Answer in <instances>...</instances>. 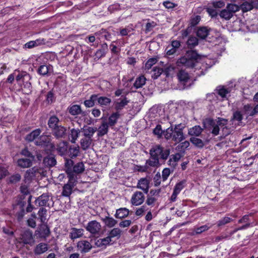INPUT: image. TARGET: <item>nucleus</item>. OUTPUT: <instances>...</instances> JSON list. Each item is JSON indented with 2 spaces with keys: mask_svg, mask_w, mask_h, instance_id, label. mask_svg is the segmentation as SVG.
<instances>
[{
  "mask_svg": "<svg viewBox=\"0 0 258 258\" xmlns=\"http://www.w3.org/2000/svg\"><path fill=\"white\" fill-rule=\"evenodd\" d=\"M232 219L228 217H225L217 222V226L220 227L231 222Z\"/></svg>",
  "mask_w": 258,
  "mask_h": 258,
  "instance_id": "69168bd1",
  "label": "nucleus"
},
{
  "mask_svg": "<svg viewBox=\"0 0 258 258\" xmlns=\"http://www.w3.org/2000/svg\"><path fill=\"white\" fill-rule=\"evenodd\" d=\"M83 233L84 230L83 229L73 228L71 229L70 236L71 239H74L81 237Z\"/></svg>",
  "mask_w": 258,
  "mask_h": 258,
  "instance_id": "c756f323",
  "label": "nucleus"
},
{
  "mask_svg": "<svg viewBox=\"0 0 258 258\" xmlns=\"http://www.w3.org/2000/svg\"><path fill=\"white\" fill-rule=\"evenodd\" d=\"M51 141V137L44 135H41L38 140L36 141L35 144L37 146H47Z\"/></svg>",
  "mask_w": 258,
  "mask_h": 258,
  "instance_id": "dca6fc26",
  "label": "nucleus"
},
{
  "mask_svg": "<svg viewBox=\"0 0 258 258\" xmlns=\"http://www.w3.org/2000/svg\"><path fill=\"white\" fill-rule=\"evenodd\" d=\"M201 20V17L199 15L192 16L190 20V24L191 26H195L197 25Z\"/></svg>",
  "mask_w": 258,
  "mask_h": 258,
  "instance_id": "338daca9",
  "label": "nucleus"
},
{
  "mask_svg": "<svg viewBox=\"0 0 258 258\" xmlns=\"http://www.w3.org/2000/svg\"><path fill=\"white\" fill-rule=\"evenodd\" d=\"M164 137L167 141L173 142L175 145L179 144L185 139L183 128L181 127L180 124L171 125L164 130Z\"/></svg>",
  "mask_w": 258,
  "mask_h": 258,
  "instance_id": "f03ea898",
  "label": "nucleus"
},
{
  "mask_svg": "<svg viewBox=\"0 0 258 258\" xmlns=\"http://www.w3.org/2000/svg\"><path fill=\"white\" fill-rule=\"evenodd\" d=\"M59 123V119L56 115L51 116L48 120V127L52 130H53L57 126H58Z\"/></svg>",
  "mask_w": 258,
  "mask_h": 258,
  "instance_id": "393cba45",
  "label": "nucleus"
},
{
  "mask_svg": "<svg viewBox=\"0 0 258 258\" xmlns=\"http://www.w3.org/2000/svg\"><path fill=\"white\" fill-rule=\"evenodd\" d=\"M239 10V7L235 4H229L227 5L226 8L222 10L219 15L220 17L226 20L230 19L234 13Z\"/></svg>",
  "mask_w": 258,
  "mask_h": 258,
  "instance_id": "20e7f679",
  "label": "nucleus"
},
{
  "mask_svg": "<svg viewBox=\"0 0 258 258\" xmlns=\"http://www.w3.org/2000/svg\"><path fill=\"white\" fill-rule=\"evenodd\" d=\"M199 56L196 51L189 50L185 54L178 59L176 61L178 67H185L186 68H193L197 62Z\"/></svg>",
  "mask_w": 258,
  "mask_h": 258,
  "instance_id": "7ed1b4c3",
  "label": "nucleus"
},
{
  "mask_svg": "<svg viewBox=\"0 0 258 258\" xmlns=\"http://www.w3.org/2000/svg\"><path fill=\"white\" fill-rule=\"evenodd\" d=\"M181 158V155L179 153L172 154L170 156L169 159L168 161V164L171 167L174 168L177 165V162Z\"/></svg>",
  "mask_w": 258,
  "mask_h": 258,
  "instance_id": "6ab92c4d",
  "label": "nucleus"
},
{
  "mask_svg": "<svg viewBox=\"0 0 258 258\" xmlns=\"http://www.w3.org/2000/svg\"><path fill=\"white\" fill-rule=\"evenodd\" d=\"M97 128L96 127H93L88 126L83 129V137L87 138L92 139V137L97 131Z\"/></svg>",
  "mask_w": 258,
  "mask_h": 258,
  "instance_id": "b1692460",
  "label": "nucleus"
},
{
  "mask_svg": "<svg viewBox=\"0 0 258 258\" xmlns=\"http://www.w3.org/2000/svg\"><path fill=\"white\" fill-rule=\"evenodd\" d=\"M30 79L31 76L30 75L26 72L19 74L16 78L17 81L22 80L23 82H25V81H29Z\"/></svg>",
  "mask_w": 258,
  "mask_h": 258,
  "instance_id": "4d7b16f0",
  "label": "nucleus"
},
{
  "mask_svg": "<svg viewBox=\"0 0 258 258\" xmlns=\"http://www.w3.org/2000/svg\"><path fill=\"white\" fill-rule=\"evenodd\" d=\"M225 122L224 125L221 127L222 135L226 137L229 135L231 133L230 128L227 126L228 120L225 119Z\"/></svg>",
  "mask_w": 258,
  "mask_h": 258,
  "instance_id": "bf43d9fd",
  "label": "nucleus"
},
{
  "mask_svg": "<svg viewBox=\"0 0 258 258\" xmlns=\"http://www.w3.org/2000/svg\"><path fill=\"white\" fill-rule=\"evenodd\" d=\"M85 169L84 165L83 162H78L73 167V172L76 175L82 173Z\"/></svg>",
  "mask_w": 258,
  "mask_h": 258,
  "instance_id": "a19ab883",
  "label": "nucleus"
},
{
  "mask_svg": "<svg viewBox=\"0 0 258 258\" xmlns=\"http://www.w3.org/2000/svg\"><path fill=\"white\" fill-rule=\"evenodd\" d=\"M146 79L144 76L138 77L134 84V86L136 89L142 87L146 83Z\"/></svg>",
  "mask_w": 258,
  "mask_h": 258,
  "instance_id": "79ce46f5",
  "label": "nucleus"
},
{
  "mask_svg": "<svg viewBox=\"0 0 258 258\" xmlns=\"http://www.w3.org/2000/svg\"><path fill=\"white\" fill-rule=\"evenodd\" d=\"M98 99V95H92L89 99L86 100L84 102V105L87 108L92 107L95 105V102Z\"/></svg>",
  "mask_w": 258,
  "mask_h": 258,
  "instance_id": "f704fd0d",
  "label": "nucleus"
},
{
  "mask_svg": "<svg viewBox=\"0 0 258 258\" xmlns=\"http://www.w3.org/2000/svg\"><path fill=\"white\" fill-rule=\"evenodd\" d=\"M218 94L223 98H226L227 95L230 92L231 90L229 88H226L224 86H220L217 89Z\"/></svg>",
  "mask_w": 258,
  "mask_h": 258,
  "instance_id": "de8ad7c7",
  "label": "nucleus"
},
{
  "mask_svg": "<svg viewBox=\"0 0 258 258\" xmlns=\"http://www.w3.org/2000/svg\"><path fill=\"white\" fill-rule=\"evenodd\" d=\"M37 72L42 76L48 75L53 72L52 67L50 65H41L39 67Z\"/></svg>",
  "mask_w": 258,
  "mask_h": 258,
  "instance_id": "a211bd4d",
  "label": "nucleus"
},
{
  "mask_svg": "<svg viewBox=\"0 0 258 258\" xmlns=\"http://www.w3.org/2000/svg\"><path fill=\"white\" fill-rule=\"evenodd\" d=\"M109 125L107 122L103 120L98 129V136L102 137L108 133Z\"/></svg>",
  "mask_w": 258,
  "mask_h": 258,
  "instance_id": "bb28decb",
  "label": "nucleus"
},
{
  "mask_svg": "<svg viewBox=\"0 0 258 258\" xmlns=\"http://www.w3.org/2000/svg\"><path fill=\"white\" fill-rule=\"evenodd\" d=\"M73 188L70 184H65L62 188L61 195L65 197H69L72 194Z\"/></svg>",
  "mask_w": 258,
  "mask_h": 258,
  "instance_id": "c03bdc74",
  "label": "nucleus"
},
{
  "mask_svg": "<svg viewBox=\"0 0 258 258\" xmlns=\"http://www.w3.org/2000/svg\"><path fill=\"white\" fill-rule=\"evenodd\" d=\"M52 131L53 136L57 139L63 138L67 135V128L61 125H59Z\"/></svg>",
  "mask_w": 258,
  "mask_h": 258,
  "instance_id": "f8f14e48",
  "label": "nucleus"
},
{
  "mask_svg": "<svg viewBox=\"0 0 258 258\" xmlns=\"http://www.w3.org/2000/svg\"><path fill=\"white\" fill-rule=\"evenodd\" d=\"M73 161L71 159L66 160L65 162V168L67 173H69V171L73 172Z\"/></svg>",
  "mask_w": 258,
  "mask_h": 258,
  "instance_id": "774afa93",
  "label": "nucleus"
},
{
  "mask_svg": "<svg viewBox=\"0 0 258 258\" xmlns=\"http://www.w3.org/2000/svg\"><path fill=\"white\" fill-rule=\"evenodd\" d=\"M22 242L24 244H30L33 240L32 232L30 230H26L21 236Z\"/></svg>",
  "mask_w": 258,
  "mask_h": 258,
  "instance_id": "2eb2a0df",
  "label": "nucleus"
},
{
  "mask_svg": "<svg viewBox=\"0 0 258 258\" xmlns=\"http://www.w3.org/2000/svg\"><path fill=\"white\" fill-rule=\"evenodd\" d=\"M130 211L126 208H120L117 209L115 214V217L118 219H123L127 217L129 215Z\"/></svg>",
  "mask_w": 258,
  "mask_h": 258,
  "instance_id": "5701e85b",
  "label": "nucleus"
},
{
  "mask_svg": "<svg viewBox=\"0 0 258 258\" xmlns=\"http://www.w3.org/2000/svg\"><path fill=\"white\" fill-rule=\"evenodd\" d=\"M164 130L162 129L161 125L158 124L156 127L153 130V134L156 135L158 138H161L162 136H164Z\"/></svg>",
  "mask_w": 258,
  "mask_h": 258,
  "instance_id": "680f3d73",
  "label": "nucleus"
},
{
  "mask_svg": "<svg viewBox=\"0 0 258 258\" xmlns=\"http://www.w3.org/2000/svg\"><path fill=\"white\" fill-rule=\"evenodd\" d=\"M42 172V169L37 167H34L29 170L27 171L26 173L31 177H38L39 175L41 174Z\"/></svg>",
  "mask_w": 258,
  "mask_h": 258,
  "instance_id": "e433bc0d",
  "label": "nucleus"
},
{
  "mask_svg": "<svg viewBox=\"0 0 258 258\" xmlns=\"http://www.w3.org/2000/svg\"><path fill=\"white\" fill-rule=\"evenodd\" d=\"M47 210L44 208H41L38 213L39 219L41 223H45L46 220Z\"/></svg>",
  "mask_w": 258,
  "mask_h": 258,
  "instance_id": "864d4df0",
  "label": "nucleus"
},
{
  "mask_svg": "<svg viewBox=\"0 0 258 258\" xmlns=\"http://www.w3.org/2000/svg\"><path fill=\"white\" fill-rule=\"evenodd\" d=\"M209 33V30L206 27L199 28L197 31V36L202 39H205Z\"/></svg>",
  "mask_w": 258,
  "mask_h": 258,
  "instance_id": "473e14b6",
  "label": "nucleus"
},
{
  "mask_svg": "<svg viewBox=\"0 0 258 258\" xmlns=\"http://www.w3.org/2000/svg\"><path fill=\"white\" fill-rule=\"evenodd\" d=\"M130 100L124 97L116 100L114 103V108L117 112L121 110L129 103Z\"/></svg>",
  "mask_w": 258,
  "mask_h": 258,
  "instance_id": "9b49d317",
  "label": "nucleus"
},
{
  "mask_svg": "<svg viewBox=\"0 0 258 258\" xmlns=\"http://www.w3.org/2000/svg\"><path fill=\"white\" fill-rule=\"evenodd\" d=\"M93 142V139H91L89 138H87L85 137H82L80 141V144L82 149L83 150H86L88 149L91 145L92 144Z\"/></svg>",
  "mask_w": 258,
  "mask_h": 258,
  "instance_id": "c9c22d12",
  "label": "nucleus"
},
{
  "mask_svg": "<svg viewBox=\"0 0 258 258\" xmlns=\"http://www.w3.org/2000/svg\"><path fill=\"white\" fill-rule=\"evenodd\" d=\"M41 133L39 128L36 129L26 136L25 139L29 142H32L35 140Z\"/></svg>",
  "mask_w": 258,
  "mask_h": 258,
  "instance_id": "2f4dec72",
  "label": "nucleus"
},
{
  "mask_svg": "<svg viewBox=\"0 0 258 258\" xmlns=\"http://www.w3.org/2000/svg\"><path fill=\"white\" fill-rule=\"evenodd\" d=\"M244 115L247 117L253 116L258 113V105L253 107L250 104H247L244 105L242 109Z\"/></svg>",
  "mask_w": 258,
  "mask_h": 258,
  "instance_id": "1a4fd4ad",
  "label": "nucleus"
},
{
  "mask_svg": "<svg viewBox=\"0 0 258 258\" xmlns=\"http://www.w3.org/2000/svg\"><path fill=\"white\" fill-rule=\"evenodd\" d=\"M33 160L27 158H21L18 160V165L23 168H28L32 165Z\"/></svg>",
  "mask_w": 258,
  "mask_h": 258,
  "instance_id": "7c9ffc66",
  "label": "nucleus"
},
{
  "mask_svg": "<svg viewBox=\"0 0 258 258\" xmlns=\"http://www.w3.org/2000/svg\"><path fill=\"white\" fill-rule=\"evenodd\" d=\"M181 46L180 42L178 40L172 41L165 49L166 54L168 56L174 54Z\"/></svg>",
  "mask_w": 258,
  "mask_h": 258,
  "instance_id": "6e6552de",
  "label": "nucleus"
},
{
  "mask_svg": "<svg viewBox=\"0 0 258 258\" xmlns=\"http://www.w3.org/2000/svg\"><path fill=\"white\" fill-rule=\"evenodd\" d=\"M9 173L8 168L3 164H0V179L5 177Z\"/></svg>",
  "mask_w": 258,
  "mask_h": 258,
  "instance_id": "e2e57ef3",
  "label": "nucleus"
},
{
  "mask_svg": "<svg viewBox=\"0 0 258 258\" xmlns=\"http://www.w3.org/2000/svg\"><path fill=\"white\" fill-rule=\"evenodd\" d=\"M122 233V231L119 228H113L111 230L108 231L107 237L111 241L112 238H116L118 239Z\"/></svg>",
  "mask_w": 258,
  "mask_h": 258,
  "instance_id": "aec40b11",
  "label": "nucleus"
},
{
  "mask_svg": "<svg viewBox=\"0 0 258 258\" xmlns=\"http://www.w3.org/2000/svg\"><path fill=\"white\" fill-rule=\"evenodd\" d=\"M120 117V114L118 112L112 113L108 118V122L107 124L110 126H114L117 121V120Z\"/></svg>",
  "mask_w": 258,
  "mask_h": 258,
  "instance_id": "72a5a7b5",
  "label": "nucleus"
},
{
  "mask_svg": "<svg viewBox=\"0 0 258 258\" xmlns=\"http://www.w3.org/2000/svg\"><path fill=\"white\" fill-rule=\"evenodd\" d=\"M170 153V149H164L161 145H156L150 150V158L147 160L146 164L151 167H157L159 164V159L165 161Z\"/></svg>",
  "mask_w": 258,
  "mask_h": 258,
  "instance_id": "f257e3e1",
  "label": "nucleus"
},
{
  "mask_svg": "<svg viewBox=\"0 0 258 258\" xmlns=\"http://www.w3.org/2000/svg\"><path fill=\"white\" fill-rule=\"evenodd\" d=\"M150 181L147 178H142L138 180L137 187L143 191L145 194H147L149 189Z\"/></svg>",
  "mask_w": 258,
  "mask_h": 258,
  "instance_id": "9d476101",
  "label": "nucleus"
},
{
  "mask_svg": "<svg viewBox=\"0 0 258 258\" xmlns=\"http://www.w3.org/2000/svg\"><path fill=\"white\" fill-rule=\"evenodd\" d=\"M56 163V160L52 156H48L43 159V164L47 167H52Z\"/></svg>",
  "mask_w": 258,
  "mask_h": 258,
  "instance_id": "58836bf2",
  "label": "nucleus"
},
{
  "mask_svg": "<svg viewBox=\"0 0 258 258\" xmlns=\"http://www.w3.org/2000/svg\"><path fill=\"white\" fill-rule=\"evenodd\" d=\"M152 75L151 77L154 79H157L163 72V70L160 68L155 67L150 72Z\"/></svg>",
  "mask_w": 258,
  "mask_h": 258,
  "instance_id": "09e8293b",
  "label": "nucleus"
},
{
  "mask_svg": "<svg viewBox=\"0 0 258 258\" xmlns=\"http://www.w3.org/2000/svg\"><path fill=\"white\" fill-rule=\"evenodd\" d=\"M67 173L69 177V181L67 184H70V185L74 187L77 182V175L73 172L69 171V173Z\"/></svg>",
  "mask_w": 258,
  "mask_h": 258,
  "instance_id": "ea45409f",
  "label": "nucleus"
},
{
  "mask_svg": "<svg viewBox=\"0 0 258 258\" xmlns=\"http://www.w3.org/2000/svg\"><path fill=\"white\" fill-rule=\"evenodd\" d=\"M102 220L105 225L109 228L114 227L117 223L116 220L109 216H105L104 218L102 219Z\"/></svg>",
  "mask_w": 258,
  "mask_h": 258,
  "instance_id": "cd10ccee",
  "label": "nucleus"
},
{
  "mask_svg": "<svg viewBox=\"0 0 258 258\" xmlns=\"http://www.w3.org/2000/svg\"><path fill=\"white\" fill-rule=\"evenodd\" d=\"M48 249V244L45 243L41 242L35 246L34 249V252L36 255H40L47 251Z\"/></svg>",
  "mask_w": 258,
  "mask_h": 258,
  "instance_id": "f3484780",
  "label": "nucleus"
},
{
  "mask_svg": "<svg viewBox=\"0 0 258 258\" xmlns=\"http://www.w3.org/2000/svg\"><path fill=\"white\" fill-rule=\"evenodd\" d=\"M80 133V131L79 129H75V128H72L71 130L70 136L71 138V142L73 143H75L76 142V141L77 140L79 135Z\"/></svg>",
  "mask_w": 258,
  "mask_h": 258,
  "instance_id": "3c124183",
  "label": "nucleus"
},
{
  "mask_svg": "<svg viewBox=\"0 0 258 258\" xmlns=\"http://www.w3.org/2000/svg\"><path fill=\"white\" fill-rule=\"evenodd\" d=\"M108 50V45L104 43L101 45V48L97 50L95 53L96 58L98 59L104 57Z\"/></svg>",
  "mask_w": 258,
  "mask_h": 258,
  "instance_id": "4be33fe9",
  "label": "nucleus"
},
{
  "mask_svg": "<svg viewBox=\"0 0 258 258\" xmlns=\"http://www.w3.org/2000/svg\"><path fill=\"white\" fill-rule=\"evenodd\" d=\"M207 121L210 125L211 133L215 136L219 134L220 129L224 125L225 120L224 118L219 117L217 120L209 119Z\"/></svg>",
  "mask_w": 258,
  "mask_h": 258,
  "instance_id": "39448f33",
  "label": "nucleus"
},
{
  "mask_svg": "<svg viewBox=\"0 0 258 258\" xmlns=\"http://www.w3.org/2000/svg\"><path fill=\"white\" fill-rule=\"evenodd\" d=\"M101 228L100 223L96 220L89 222L86 226V230L92 234H98Z\"/></svg>",
  "mask_w": 258,
  "mask_h": 258,
  "instance_id": "0eeeda50",
  "label": "nucleus"
},
{
  "mask_svg": "<svg viewBox=\"0 0 258 258\" xmlns=\"http://www.w3.org/2000/svg\"><path fill=\"white\" fill-rule=\"evenodd\" d=\"M68 111L72 115H78L82 113L81 106L80 105H71L68 108Z\"/></svg>",
  "mask_w": 258,
  "mask_h": 258,
  "instance_id": "412c9836",
  "label": "nucleus"
},
{
  "mask_svg": "<svg viewBox=\"0 0 258 258\" xmlns=\"http://www.w3.org/2000/svg\"><path fill=\"white\" fill-rule=\"evenodd\" d=\"M187 44L189 48H192L198 44V39L195 36H190L187 41Z\"/></svg>",
  "mask_w": 258,
  "mask_h": 258,
  "instance_id": "6e6d98bb",
  "label": "nucleus"
},
{
  "mask_svg": "<svg viewBox=\"0 0 258 258\" xmlns=\"http://www.w3.org/2000/svg\"><path fill=\"white\" fill-rule=\"evenodd\" d=\"M185 183V181L184 180H182L177 183L174 187L173 191L176 192L178 194H179L184 187Z\"/></svg>",
  "mask_w": 258,
  "mask_h": 258,
  "instance_id": "0e129e2a",
  "label": "nucleus"
},
{
  "mask_svg": "<svg viewBox=\"0 0 258 258\" xmlns=\"http://www.w3.org/2000/svg\"><path fill=\"white\" fill-rule=\"evenodd\" d=\"M145 199V196L142 192L136 191L132 196L131 203L133 206H140L144 202Z\"/></svg>",
  "mask_w": 258,
  "mask_h": 258,
  "instance_id": "423d86ee",
  "label": "nucleus"
},
{
  "mask_svg": "<svg viewBox=\"0 0 258 258\" xmlns=\"http://www.w3.org/2000/svg\"><path fill=\"white\" fill-rule=\"evenodd\" d=\"M189 142L187 141H185L184 142H181L176 147V150L178 151H183L187 149L189 146Z\"/></svg>",
  "mask_w": 258,
  "mask_h": 258,
  "instance_id": "5fc2aeb1",
  "label": "nucleus"
},
{
  "mask_svg": "<svg viewBox=\"0 0 258 258\" xmlns=\"http://www.w3.org/2000/svg\"><path fill=\"white\" fill-rule=\"evenodd\" d=\"M69 153L70 156L72 157H77L79 153V146H71L69 148Z\"/></svg>",
  "mask_w": 258,
  "mask_h": 258,
  "instance_id": "13d9d810",
  "label": "nucleus"
},
{
  "mask_svg": "<svg viewBox=\"0 0 258 258\" xmlns=\"http://www.w3.org/2000/svg\"><path fill=\"white\" fill-rule=\"evenodd\" d=\"M190 141L196 147L202 148L204 146L203 141L199 138L192 137L190 139Z\"/></svg>",
  "mask_w": 258,
  "mask_h": 258,
  "instance_id": "052dcab7",
  "label": "nucleus"
},
{
  "mask_svg": "<svg viewBox=\"0 0 258 258\" xmlns=\"http://www.w3.org/2000/svg\"><path fill=\"white\" fill-rule=\"evenodd\" d=\"M111 240L107 237L98 239L95 242V245L99 247H105L106 245H109Z\"/></svg>",
  "mask_w": 258,
  "mask_h": 258,
  "instance_id": "4c0bfd02",
  "label": "nucleus"
},
{
  "mask_svg": "<svg viewBox=\"0 0 258 258\" xmlns=\"http://www.w3.org/2000/svg\"><path fill=\"white\" fill-rule=\"evenodd\" d=\"M21 179V176L19 173L14 174L9 177L8 179V183L15 184L19 182Z\"/></svg>",
  "mask_w": 258,
  "mask_h": 258,
  "instance_id": "a18cd8bd",
  "label": "nucleus"
},
{
  "mask_svg": "<svg viewBox=\"0 0 258 258\" xmlns=\"http://www.w3.org/2000/svg\"><path fill=\"white\" fill-rule=\"evenodd\" d=\"M49 196L47 194H43L35 200V204L37 206H46L49 201Z\"/></svg>",
  "mask_w": 258,
  "mask_h": 258,
  "instance_id": "ddd939ff",
  "label": "nucleus"
},
{
  "mask_svg": "<svg viewBox=\"0 0 258 258\" xmlns=\"http://www.w3.org/2000/svg\"><path fill=\"white\" fill-rule=\"evenodd\" d=\"M177 77L180 83L184 85L187 83L189 80V76L187 73L183 70H180L177 74Z\"/></svg>",
  "mask_w": 258,
  "mask_h": 258,
  "instance_id": "a878e982",
  "label": "nucleus"
},
{
  "mask_svg": "<svg viewBox=\"0 0 258 258\" xmlns=\"http://www.w3.org/2000/svg\"><path fill=\"white\" fill-rule=\"evenodd\" d=\"M68 149V142L66 141H63L60 142L58 145L57 150L61 155L64 154L67 151Z\"/></svg>",
  "mask_w": 258,
  "mask_h": 258,
  "instance_id": "603ef678",
  "label": "nucleus"
},
{
  "mask_svg": "<svg viewBox=\"0 0 258 258\" xmlns=\"http://www.w3.org/2000/svg\"><path fill=\"white\" fill-rule=\"evenodd\" d=\"M210 227L207 225H202L199 227H195L193 229L192 235H197L203 233V232L206 231L210 229Z\"/></svg>",
  "mask_w": 258,
  "mask_h": 258,
  "instance_id": "49530a36",
  "label": "nucleus"
},
{
  "mask_svg": "<svg viewBox=\"0 0 258 258\" xmlns=\"http://www.w3.org/2000/svg\"><path fill=\"white\" fill-rule=\"evenodd\" d=\"M97 101L98 104L101 107H107L110 105L111 102V99L106 96L99 97L98 96Z\"/></svg>",
  "mask_w": 258,
  "mask_h": 258,
  "instance_id": "c85d7f7f",
  "label": "nucleus"
},
{
  "mask_svg": "<svg viewBox=\"0 0 258 258\" xmlns=\"http://www.w3.org/2000/svg\"><path fill=\"white\" fill-rule=\"evenodd\" d=\"M157 59L156 57H153L149 59L145 64V70L146 72H149V70L151 69L152 67L156 63Z\"/></svg>",
  "mask_w": 258,
  "mask_h": 258,
  "instance_id": "8fccbe9b",
  "label": "nucleus"
},
{
  "mask_svg": "<svg viewBox=\"0 0 258 258\" xmlns=\"http://www.w3.org/2000/svg\"><path fill=\"white\" fill-rule=\"evenodd\" d=\"M203 131V128L199 125H196L188 130V134L190 136H199Z\"/></svg>",
  "mask_w": 258,
  "mask_h": 258,
  "instance_id": "37998d69",
  "label": "nucleus"
},
{
  "mask_svg": "<svg viewBox=\"0 0 258 258\" xmlns=\"http://www.w3.org/2000/svg\"><path fill=\"white\" fill-rule=\"evenodd\" d=\"M77 247L78 249L82 252H87L91 249L92 245L87 240H81L78 242Z\"/></svg>",
  "mask_w": 258,
  "mask_h": 258,
  "instance_id": "4468645a",
  "label": "nucleus"
}]
</instances>
